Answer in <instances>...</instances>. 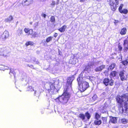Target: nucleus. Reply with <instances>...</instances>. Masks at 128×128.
Here are the masks:
<instances>
[{
    "mask_svg": "<svg viewBox=\"0 0 128 128\" xmlns=\"http://www.w3.org/2000/svg\"><path fill=\"white\" fill-rule=\"evenodd\" d=\"M124 98L127 100L124 102V106L125 108V110L126 111L128 109V96L126 94H124L121 96L119 95H117L116 97V101L117 103V107L119 110H120L122 112L124 111L122 108L123 104L124 102Z\"/></svg>",
    "mask_w": 128,
    "mask_h": 128,
    "instance_id": "1",
    "label": "nucleus"
},
{
    "mask_svg": "<svg viewBox=\"0 0 128 128\" xmlns=\"http://www.w3.org/2000/svg\"><path fill=\"white\" fill-rule=\"evenodd\" d=\"M68 90L64 89L62 94L55 99V101L64 104L67 103L70 97V93L68 92Z\"/></svg>",
    "mask_w": 128,
    "mask_h": 128,
    "instance_id": "2",
    "label": "nucleus"
},
{
    "mask_svg": "<svg viewBox=\"0 0 128 128\" xmlns=\"http://www.w3.org/2000/svg\"><path fill=\"white\" fill-rule=\"evenodd\" d=\"M77 80L79 87L80 90L81 92H84L89 86L88 83L83 80L82 78L80 76H78Z\"/></svg>",
    "mask_w": 128,
    "mask_h": 128,
    "instance_id": "3",
    "label": "nucleus"
},
{
    "mask_svg": "<svg viewBox=\"0 0 128 128\" xmlns=\"http://www.w3.org/2000/svg\"><path fill=\"white\" fill-rule=\"evenodd\" d=\"M74 79V75H72L68 77L66 79V85L64 89L68 90L69 89H72V82Z\"/></svg>",
    "mask_w": 128,
    "mask_h": 128,
    "instance_id": "4",
    "label": "nucleus"
},
{
    "mask_svg": "<svg viewBox=\"0 0 128 128\" xmlns=\"http://www.w3.org/2000/svg\"><path fill=\"white\" fill-rule=\"evenodd\" d=\"M108 2H109L108 4L111 10L113 11H116L117 8V5L119 4L118 0H114L115 3L112 1V0H106Z\"/></svg>",
    "mask_w": 128,
    "mask_h": 128,
    "instance_id": "5",
    "label": "nucleus"
},
{
    "mask_svg": "<svg viewBox=\"0 0 128 128\" xmlns=\"http://www.w3.org/2000/svg\"><path fill=\"white\" fill-rule=\"evenodd\" d=\"M55 82H49L48 85V86H49V88H46V90L48 92L50 93V92H53L56 89L55 88L54 84Z\"/></svg>",
    "mask_w": 128,
    "mask_h": 128,
    "instance_id": "6",
    "label": "nucleus"
},
{
    "mask_svg": "<svg viewBox=\"0 0 128 128\" xmlns=\"http://www.w3.org/2000/svg\"><path fill=\"white\" fill-rule=\"evenodd\" d=\"M103 83L106 86L108 85L112 86L114 84V82L112 79L110 80L108 78H105L104 79Z\"/></svg>",
    "mask_w": 128,
    "mask_h": 128,
    "instance_id": "7",
    "label": "nucleus"
},
{
    "mask_svg": "<svg viewBox=\"0 0 128 128\" xmlns=\"http://www.w3.org/2000/svg\"><path fill=\"white\" fill-rule=\"evenodd\" d=\"M85 116L86 117L88 120H89L91 117V115L89 113L87 112L85 113V115L82 113L80 114L78 117L83 120L85 119Z\"/></svg>",
    "mask_w": 128,
    "mask_h": 128,
    "instance_id": "8",
    "label": "nucleus"
},
{
    "mask_svg": "<svg viewBox=\"0 0 128 128\" xmlns=\"http://www.w3.org/2000/svg\"><path fill=\"white\" fill-rule=\"evenodd\" d=\"M123 45L124 46L123 51L126 52L128 50V36H127V38L124 40Z\"/></svg>",
    "mask_w": 128,
    "mask_h": 128,
    "instance_id": "9",
    "label": "nucleus"
},
{
    "mask_svg": "<svg viewBox=\"0 0 128 128\" xmlns=\"http://www.w3.org/2000/svg\"><path fill=\"white\" fill-rule=\"evenodd\" d=\"M123 6V4H121L118 8V10L120 12L121 14H127L128 12V10L127 9H124L122 10V7Z\"/></svg>",
    "mask_w": 128,
    "mask_h": 128,
    "instance_id": "10",
    "label": "nucleus"
},
{
    "mask_svg": "<svg viewBox=\"0 0 128 128\" xmlns=\"http://www.w3.org/2000/svg\"><path fill=\"white\" fill-rule=\"evenodd\" d=\"M77 58L74 54H73L72 56L70 58L69 61V63L73 64H76Z\"/></svg>",
    "mask_w": 128,
    "mask_h": 128,
    "instance_id": "11",
    "label": "nucleus"
},
{
    "mask_svg": "<svg viewBox=\"0 0 128 128\" xmlns=\"http://www.w3.org/2000/svg\"><path fill=\"white\" fill-rule=\"evenodd\" d=\"M110 119L109 122L112 124H116L117 122L118 118L117 117H113L112 116H110Z\"/></svg>",
    "mask_w": 128,
    "mask_h": 128,
    "instance_id": "12",
    "label": "nucleus"
},
{
    "mask_svg": "<svg viewBox=\"0 0 128 128\" xmlns=\"http://www.w3.org/2000/svg\"><path fill=\"white\" fill-rule=\"evenodd\" d=\"M124 70H122L120 72L119 75L120 80L122 81H124L126 80V78L124 76Z\"/></svg>",
    "mask_w": 128,
    "mask_h": 128,
    "instance_id": "13",
    "label": "nucleus"
},
{
    "mask_svg": "<svg viewBox=\"0 0 128 128\" xmlns=\"http://www.w3.org/2000/svg\"><path fill=\"white\" fill-rule=\"evenodd\" d=\"M105 67V66L104 65H102L99 66L97 67L95 69V71L96 72H99L101 71L103 69H104Z\"/></svg>",
    "mask_w": 128,
    "mask_h": 128,
    "instance_id": "14",
    "label": "nucleus"
},
{
    "mask_svg": "<svg viewBox=\"0 0 128 128\" xmlns=\"http://www.w3.org/2000/svg\"><path fill=\"white\" fill-rule=\"evenodd\" d=\"M9 35L8 31L5 30L2 35V39H5L8 38L9 36Z\"/></svg>",
    "mask_w": 128,
    "mask_h": 128,
    "instance_id": "15",
    "label": "nucleus"
},
{
    "mask_svg": "<svg viewBox=\"0 0 128 128\" xmlns=\"http://www.w3.org/2000/svg\"><path fill=\"white\" fill-rule=\"evenodd\" d=\"M127 32V29L125 27H124L122 28L120 32V34L122 36L125 35Z\"/></svg>",
    "mask_w": 128,
    "mask_h": 128,
    "instance_id": "16",
    "label": "nucleus"
},
{
    "mask_svg": "<svg viewBox=\"0 0 128 128\" xmlns=\"http://www.w3.org/2000/svg\"><path fill=\"white\" fill-rule=\"evenodd\" d=\"M24 31L26 33H27L29 34H32L33 33L32 30L29 29L28 28H25L24 30Z\"/></svg>",
    "mask_w": 128,
    "mask_h": 128,
    "instance_id": "17",
    "label": "nucleus"
},
{
    "mask_svg": "<svg viewBox=\"0 0 128 128\" xmlns=\"http://www.w3.org/2000/svg\"><path fill=\"white\" fill-rule=\"evenodd\" d=\"M67 26L65 25L62 26L61 28L58 29V30L61 32H63L65 31Z\"/></svg>",
    "mask_w": 128,
    "mask_h": 128,
    "instance_id": "18",
    "label": "nucleus"
},
{
    "mask_svg": "<svg viewBox=\"0 0 128 128\" xmlns=\"http://www.w3.org/2000/svg\"><path fill=\"white\" fill-rule=\"evenodd\" d=\"M116 64L115 63L111 64L109 66L108 69V70H112L115 67Z\"/></svg>",
    "mask_w": 128,
    "mask_h": 128,
    "instance_id": "19",
    "label": "nucleus"
},
{
    "mask_svg": "<svg viewBox=\"0 0 128 128\" xmlns=\"http://www.w3.org/2000/svg\"><path fill=\"white\" fill-rule=\"evenodd\" d=\"M117 73V72L116 71H112L110 72V77L111 78H113L116 76Z\"/></svg>",
    "mask_w": 128,
    "mask_h": 128,
    "instance_id": "20",
    "label": "nucleus"
},
{
    "mask_svg": "<svg viewBox=\"0 0 128 128\" xmlns=\"http://www.w3.org/2000/svg\"><path fill=\"white\" fill-rule=\"evenodd\" d=\"M32 2V0H26L22 2V3L26 5H28L31 4Z\"/></svg>",
    "mask_w": 128,
    "mask_h": 128,
    "instance_id": "21",
    "label": "nucleus"
},
{
    "mask_svg": "<svg viewBox=\"0 0 128 128\" xmlns=\"http://www.w3.org/2000/svg\"><path fill=\"white\" fill-rule=\"evenodd\" d=\"M94 123L95 125L99 126L101 124L102 122L100 120L98 119L94 120Z\"/></svg>",
    "mask_w": 128,
    "mask_h": 128,
    "instance_id": "22",
    "label": "nucleus"
},
{
    "mask_svg": "<svg viewBox=\"0 0 128 128\" xmlns=\"http://www.w3.org/2000/svg\"><path fill=\"white\" fill-rule=\"evenodd\" d=\"M13 19L12 16H10L8 17L5 19L4 21L6 22H8L11 21Z\"/></svg>",
    "mask_w": 128,
    "mask_h": 128,
    "instance_id": "23",
    "label": "nucleus"
},
{
    "mask_svg": "<svg viewBox=\"0 0 128 128\" xmlns=\"http://www.w3.org/2000/svg\"><path fill=\"white\" fill-rule=\"evenodd\" d=\"M103 124H106L107 121V117H102L101 118Z\"/></svg>",
    "mask_w": 128,
    "mask_h": 128,
    "instance_id": "24",
    "label": "nucleus"
},
{
    "mask_svg": "<svg viewBox=\"0 0 128 128\" xmlns=\"http://www.w3.org/2000/svg\"><path fill=\"white\" fill-rule=\"evenodd\" d=\"M52 38L53 37L51 36L47 37L46 39L45 42L46 43H48L50 42L52 40Z\"/></svg>",
    "mask_w": 128,
    "mask_h": 128,
    "instance_id": "25",
    "label": "nucleus"
},
{
    "mask_svg": "<svg viewBox=\"0 0 128 128\" xmlns=\"http://www.w3.org/2000/svg\"><path fill=\"white\" fill-rule=\"evenodd\" d=\"M34 43L30 41H28L26 42L25 43V45L26 46H28L29 45H30L31 46H34Z\"/></svg>",
    "mask_w": 128,
    "mask_h": 128,
    "instance_id": "26",
    "label": "nucleus"
},
{
    "mask_svg": "<svg viewBox=\"0 0 128 128\" xmlns=\"http://www.w3.org/2000/svg\"><path fill=\"white\" fill-rule=\"evenodd\" d=\"M50 21L53 23H54L55 22V18L54 16H52L50 18Z\"/></svg>",
    "mask_w": 128,
    "mask_h": 128,
    "instance_id": "27",
    "label": "nucleus"
},
{
    "mask_svg": "<svg viewBox=\"0 0 128 128\" xmlns=\"http://www.w3.org/2000/svg\"><path fill=\"white\" fill-rule=\"evenodd\" d=\"M27 91H28L32 92L34 91V88L32 87L31 86H28L27 88Z\"/></svg>",
    "mask_w": 128,
    "mask_h": 128,
    "instance_id": "28",
    "label": "nucleus"
},
{
    "mask_svg": "<svg viewBox=\"0 0 128 128\" xmlns=\"http://www.w3.org/2000/svg\"><path fill=\"white\" fill-rule=\"evenodd\" d=\"M100 115L98 113L96 112L95 114V118L97 120H98L100 118Z\"/></svg>",
    "mask_w": 128,
    "mask_h": 128,
    "instance_id": "29",
    "label": "nucleus"
},
{
    "mask_svg": "<svg viewBox=\"0 0 128 128\" xmlns=\"http://www.w3.org/2000/svg\"><path fill=\"white\" fill-rule=\"evenodd\" d=\"M84 71H86L88 72L90 71V67L89 66H86L84 70Z\"/></svg>",
    "mask_w": 128,
    "mask_h": 128,
    "instance_id": "30",
    "label": "nucleus"
},
{
    "mask_svg": "<svg viewBox=\"0 0 128 128\" xmlns=\"http://www.w3.org/2000/svg\"><path fill=\"white\" fill-rule=\"evenodd\" d=\"M118 48L119 51L120 52L122 50L123 48L122 47L120 43H119L118 44Z\"/></svg>",
    "mask_w": 128,
    "mask_h": 128,
    "instance_id": "31",
    "label": "nucleus"
},
{
    "mask_svg": "<svg viewBox=\"0 0 128 128\" xmlns=\"http://www.w3.org/2000/svg\"><path fill=\"white\" fill-rule=\"evenodd\" d=\"M122 64L124 66H126L128 64V60H127V59L126 60L122 61Z\"/></svg>",
    "mask_w": 128,
    "mask_h": 128,
    "instance_id": "32",
    "label": "nucleus"
},
{
    "mask_svg": "<svg viewBox=\"0 0 128 128\" xmlns=\"http://www.w3.org/2000/svg\"><path fill=\"white\" fill-rule=\"evenodd\" d=\"M121 122L123 124H126L128 122L127 120L125 118H122L121 120Z\"/></svg>",
    "mask_w": 128,
    "mask_h": 128,
    "instance_id": "33",
    "label": "nucleus"
},
{
    "mask_svg": "<svg viewBox=\"0 0 128 128\" xmlns=\"http://www.w3.org/2000/svg\"><path fill=\"white\" fill-rule=\"evenodd\" d=\"M119 22V21L118 20H114V24L116 25Z\"/></svg>",
    "mask_w": 128,
    "mask_h": 128,
    "instance_id": "34",
    "label": "nucleus"
},
{
    "mask_svg": "<svg viewBox=\"0 0 128 128\" xmlns=\"http://www.w3.org/2000/svg\"><path fill=\"white\" fill-rule=\"evenodd\" d=\"M55 2L54 1H52V3L51 4V5L52 6H54L55 5Z\"/></svg>",
    "mask_w": 128,
    "mask_h": 128,
    "instance_id": "35",
    "label": "nucleus"
},
{
    "mask_svg": "<svg viewBox=\"0 0 128 128\" xmlns=\"http://www.w3.org/2000/svg\"><path fill=\"white\" fill-rule=\"evenodd\" d=\"M58 36V34L56 33H55L54 35V36L55 38H56Z\"/></svg>",
    "mask_w": 128,
    "mask_h": 128,
    "instance_id": "36",
    "label": "nucleus"
},
{
    "mask_svg": "<svg viewBox=\"0 0 128 128\" xmlns=\"http://www.w3.org/2000/svg\"><path fill=\"white\" fill-rule=\"evenodd\" d=\"M42 16L44 17V18H45L46 16V14H42Z\"/></svg>",
    "mask_w": 128,
    "mask_h": 128,
    "instance_id": "37",
    "label": "nucleus"
},
{
    "mask_svg": "<svg viewBox=\"0 0 128 128\" xmlns=\"http://www.w3.org/2000/svg\"><path fill=\"white\" fill-rule=\"evenodd\" d=\"M14 70L13 71H12V73L14 74V77H15V72H14Z\"/></svg>",
    "mask_w": 128,
    "mask_h": 128,
    "instance_id": "38",
    "label": "nucleus"
},
{
    "mask_svg": "<svg viewBox=\"0 0 128 128\" xmlns=\"http://www.w3.org/2000/svg\"><path fill=\"white\" fill-rule=\"evenodd\" d=\"M20 34H21L22 33V30H21V29H20Z\"/></svg>",
    "mask_w": 128,
    "mask_h": 128,
    "instance_id": "39",
    "label": "nucleus"
},
{
    "mask_svg": "<svg viewBox=\"0 0 128 128\" xmlns=\"http://www.w3.org/2000/svg\"><path fill=\"white\" fill-rule=\"evenodd\" d=\"M84 1H85L84 0H80V1L81 2H84Z\"/></svg>",
    "mask_w": 128,
    "mask_h": 128,
    "instance_id": "40",
    "label": "nucleus"
},
{
    "mask_svg": "<svg viewBox=\"0 0 128 128\" xmlns=\"http://www.w3.org/2000/svg\"><path fill=\"white\" fill-rule=\"evenodd\" d=\"M39 63V62L38 61L37 62V64H38Z\"/></svg>",
    "mask_w": 128,
    "mask_h": 128,
    "instance_id": "41",
    "label": "nucleus"
},
{
    "mask_svg": "<svg viewBox=\"0 0 128 128\" xmlns=\"http://www.w3.org/2000/svg\"><path fill=\"white\" fill-rule=\"evenodd\" d=\"M107 72V71L106 70V71H104V74H105V72Z\"/></svg>",
    "mask_w": 128,
    "mask_h": 128,
    "instance_id": "42",
    "label": "nucleus"
},
{
    "mask_svg": "<svg viewBox=\"0 0 128 128\" xmlns=\"http://www.w3.org/2000/svg\"><path fill=\"white\" fill-rule=\"evenodd\" d=\"M94 96H94L92 97V98H94Z\"/></svg>",
    "mask_w": 128,
    "mask_h": 128,
    "instance_id": "43",
    "label": "nucleus"
},
{
    "mask_svg": "<svg viewBox=\"0 0 128 128\" xmlns=\"http://www.w3.org/2000/svg\"><path fill=\"white\" fill-rule=\"evenodd\" d=\"M127 58V60H128V56Z\"/></svg>",
    "mask_w": 128,
    "mask_h": 128,
    "instance_id": "44",
    "label": "nucleus"
},
{
    "mask_svg": "<svg viewBox=\"0 0 128 128\" xmlns=\"http://www.w3.org/2000/svg\"><path fill=\"white\" fill-rule=\"evenodd\" d=\"M18 31H19V30H17V31H18Z\"/></svg>",
    "mask_w": 128,
    "mask_h": 128,
    "instance_id": "45",
    "label": "nucleus"
},
{
    "mask_svg": "<svg viewBox=\"0 0 128 128\" xmlns=\"http://www.w3.org/2000/svg\"><path fill=\"white\" fill-rule=\"evenodd\" d=\"M30 24H32V23H31V22H30Z\"/></svg>",
    "mask_w": 128,
    "mask_h": 128,
    "instance_id": "46",
    "label": "nucleus"
},
{
    "mask_svg": "<svg viewBox=\"0 0 128 128\" xmlns=\"http://www.w3.org/2000/svg\"><path fill=\"white\" fill-rule=\"evenodd\" d=\"M36 92V91H35V92Z\"/></svg>",
    "mask_w": 128,
    "mask_h": 128,
    "instance_id": "47",
    "label": "nucleus"
},
{
    "mask_svg": "<svg viewBox=\"0 0 128 128\" xmlns=\"http://www.w3.org/2000/svg\"><path fill=\"white\" fill-rule=\"evenodd\" d=\"M91 128H92L91 127Z\"/></svg>",
    "mask_w": 128,
    "mask_h": 128,
    "instance_id": "48",
    "label": "nucleus"
}]
</instances>
